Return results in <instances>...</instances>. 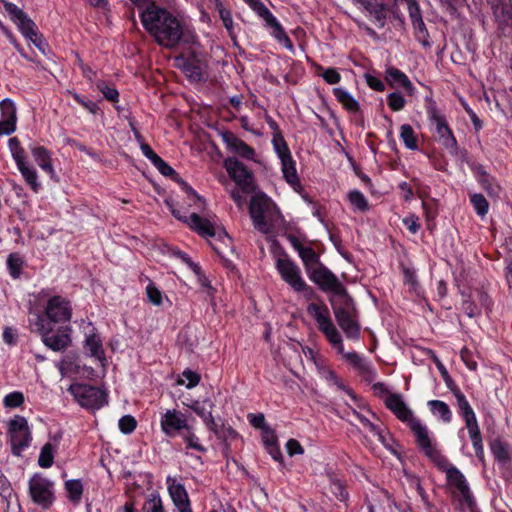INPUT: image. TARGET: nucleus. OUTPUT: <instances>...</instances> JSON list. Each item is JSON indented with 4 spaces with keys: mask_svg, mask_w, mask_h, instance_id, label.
<instances>
[{
    "mask_svg": "<svg viewBox=\"0 0 512 512\" xmlns=\"http://www.w3.org/2000/svg\"><path fill=\"white\" fill-rule=\"evenodd\" d=\"M1 119H7L17 122V110L15 103L10 98H5L0 102Z\"/></svg>",
    "mask_w": 512,
    "mask_h": 512,
    "instance_id": "864d4df0",
    "label": "nucleus"
},
{
    "mask_svg": "<svg viewBox=\"0 0 512 512\" xmlns=\"http://www.w3.org/2000/svg\"><path fill=\"white\" fill-rule=\"evenodd\" d=\"M490 448L492 455L499 464L506 465L510 462L512 455L506 443L501 440H494L490 444Z\"/></svg>",
    "mask_w": 512,
    "mask_h": 512,
    "instance_id": "58836bf2",
    "label": "nucleus"
},
{
    "mask_svg": "<svg viewBox=\"0 0 512 512\" xmlns=\"http://www.w3.org/2000/svg\"><path fill=\"white\" fill-rule=\"evenodd\" d=\"M470 204L473 206L476 214L484 217L489 211V202L481 193H473L469 195Z\"/></svg>",
    "mask_w": 512,
    "mask_h": 512,
    "instance_id": "49530a36",
    "label": "nucleus"
},
{
    "mask_svg": "<svg viewBox=\"0 0 512 512\" xmlns=\"http://www.w3.org/2000/svg\"><path fill=\"white\" fill-rule=\"evenodd\" d=\"M146 294L149 302H151L155 306H160L162 304L163 295L160 289L156 287L155 283L150 282L146 287Z\"/></svg>",
    "mask_w": 512,
    "mask_h": 512,
    "instance_id": "680f3d73",
    "label": "nucleus"
},
{
    "mask_svg": "<svg viewBox=\"0 0 512 512\" xmlns=\"http://www.w3.org/2000/svg\"><path fill=\"white\" fill-rule=\"evenodd\" d=\"M188 226L203 238L215 237V224L197 213L188 215Z\"/></svg>",
    "mask_w": 512,
    "mask_h": 512,
    "instance_id": "393cba45",
    "label": "nucleus"
},
{
    "mask_svg": "<svg viewBox=\"0 0 512 512\" xmlns=\"http://www.w3.org/2000/svg\"><path fill=\"white\" fill-rule=\"evenodd\" d=\"M7 440L11 448V453L16 457H21L32 443V428L26 418H11L7 423Z\"/></svg>",
    "mask_w": 512,
    "mask_h": 512,
    "instance_id": "39448f33",
    "label": "nucleus"
},
{
    "mask_svg": "<svg viewBox=\"0 0 512 512\" xmlns=\"http://www.w3.org/2000/svg\"><path fill=\"white\" fill-rule=\"evenodd\" d=\"M8 147L11 152L12 158L15 161L16 167H20L29 163L27 161L26 151L22 147L21 142L17 137H11L8 140Z\"/></svg>",
    "mask_w": 512,
    "mask_h": 512,
    "instance_id": "ea45409f",
    "label": "nucleus"
},
{
    "mask_svg": "<svg viewBox=\"0 0 512 512\" xmlns=\"http://www.w3.org/2000/svg\"><path fill=\"white\" fill-rule=\"evenodd\" d=\"M409 17L414 30L415 39L422 44L424 48H430L431 42L429 40L430 35L428 29L423 21L421 8L414 9L409 12Z\"/></svg>",
    "mask_w": 512,
    "mask_h": 512,
    "instance_id": "b1692460",
    "label": "nucleus"
},
{
    "mask_svg": "<svg viewBox=\"0 0 512 512\" xmlns=\"http://www.w3.org/2000/svg\"><path fill=\"white\" fill-rule=\"evenodd\" d=\"M153 166L165 177H169L173 180L178 174L166 161L159 157Z\"/></svg>",
    "mask_w": 512,
    "mask_h": 512,
    "instance_id": "e2e57ef3",
    "label": "nucleus"
},
{
    "mask_svg": "<svg viewBox=\"0 0 512 512\" xmlns=\"http://www.w3.org/2000/svg\"><path fill=\"white\" fill-rule=\"evenodd\" d=\"M176 62L189 81L201 82L204 80L202 63L195 52L176 57Z\"/></svg>",
    "mask_w": 512,
    "mask_h": 512,
    "instance_id": "f3484780",
    "label": "nucleus"
},
{
    "mask_svg": "<svg viewBox=\"0 0 512 512\" xmlns=\"http://www.w3.org/2000/svg\"><path fill=\"white\" fill-rule=\"evenodd\" d=\"M31 331L41 336L43 344L52 351L59 352L66 350L72 343V329L68 325L55 328V325L48 324L40 317L29 319Z\"/></svg>",
    "mask_w": 512,
    "mask_h": 512,
    "instance_id": "7ed1b4c3",
    "label": "nucleus"
},
{
    "mask_svg": "<svg viewBox=\"0 0 512 512\" xmlns=\"http://www.w3.org/2000/svg\"><path fill=\"white\" fill-rule=\"evenodd\" d=\"M339 327L343 330L345 336L350 340H359L361 326L358 321V312L345 314L343 312L335 316Z\"/></svg>",
    "mask_w": 512,
    "mask_h": 512,
    "instance_id": "aec40b11",
    "label": "nucleus"
},
{
    "mask_svg": "<svg viewBox=\"0 0 512 512\" xmlns=\"http://www.w3.org/2000/svg\"><path fill=\"white\" fill-rule=\"evenodd\" d=\"M298 255L303 262L306 274L322 263L319 254L311 246H304Z\"/></svg>",
    "mask_w": 512,
    "mask_h": 512,
    "instance_id": "4c0bfd02",
    "label": "nucleus"
},
{
    "mask_svg": "<svg viewBox=\"0 0 512 512\" xmlns=\"http://www.w3.org/2000/svg\"><path fill=\"white\" fill-rule=\"evenodd\" d=\"M221 136L229 151L248 160H252L254 158V149L242 139L238 138L233 132L226 130L221 134Z\"/></svg>",
    "mask_w": 512,
    "mask_h": 512,
    "instance_id": "6ab92c4d",
    "label": "nucleus"
},
{
    "mask_svg": "<svg viewBox=\"0 0 512 512\" xmlns=\"http://www.w3.org/2000/svg\"><path fill=\"white\" fill-rule=\"evenodd\" d=\"M426 114L429 122L435 126V132L451 129L445 115L440 113L436 103L432 101V99H430L429 103L426 104Z\"/></svg>",
    "mask_w": 512,
    "mask_h": 512,
    "instance_id": "7c9ffc66",
    "label": "nucleus"
},
{
    "mask_svg": "<svg viewBox=\"0 0 512 512\" xmlns=\"http://www.w3.org/2000/svg\"><path fill=\"white\" fill-rule=\"evenodd\" d=\"M4 8L24 37L31 38L36 36L38 31L37 25L21 8L11 2H6Z\"/></svg>",
    "mask_w": 512,
    "mask_h": 512,
    "instance_id": "dca6fc26",
    "label": "nucleus"
},
{
    "mask_svg": "<svg viewBox=\"0 0 512 512\" xmlns=\"http://www.w3.org/2000/svg\"><path fill=\"white\" fill-rule=\"evenodd\" d=\"M161 427L165 434L170 437L181 435L188 444V447L203 451L199 439L190 431L186 418H162Z\"/></svg>",
    "mask_w": 512,
    "mask_h": 512,
    "instance_id": "ddd939ff",
    "label": "nucleus"
},
{
    "mask_svg": "<svg viewBox=\"0 0 512 512\" xmlns=\"http://www.w3.org/2000/svg\"><path fill=\"white\" fill-rule=\"evenodd\" d=\"M468 166L473 173V176L480 187L487 193L488 197L492 199L500 198L502 193V186L498 179L490 174L484 165L478 162H468Z\"/></svg>",
    "mask_w": 512,
    "mask_h": 512,
    "instance_id": "4468645a",
    "label": "nucleus"
},
{
    "mask_svg": "<svg viewBox=\"0 0 512 512\" xmlns=\"http://www.w3.org/2000/svg\"><path fill=\"white\" fill-rule=\"evenodd\" d=\"M387 104L392 111H401L406 105V99L400 92L395 91L387 96Z\"/></svg>",
    "mask_w": 512,
    "mask_h": 512,
    "instance_id": "4d7b16f0",
    "label": "nucleus"
},
{
    "mask_svg": "<svg viewBox=\"0 0 512 512\" xmlns=\"http://www.w3.org/2000/svg\"><path fill=\"white\" fill-rule=\"evenodd\" d=\"M281 169L283 177L285 178L288 184L294 186L300 183L296 170V162L293 159L292 155L289 156L288 158L281 159Z\"/></svg>",
    "mask_w": 512,
    "mask_h": 512,
    "instance_id": "c9c22d12",
    "label": "nucleus"
},
{
    "mask_svg": "<svg viewBox=\"0 0 512 512\" xmlns=\"http://www.w3.org/2000/svg\"><path fill=\"white\" fill-rule=\"evenodd\" d=\"M333 95L336 100L341 104L342 108L346 110L350 114H359L360 113V104L353 97V95L348 92L343 87L333 88Z\"/></svg>",
    "mask_w": 512,
    "mask_h": 512,
    "instance_id": "bb28decb",
    "label": "nucleus"
},
{
    "mask_svg": "<svg viewBox=\"0 0 512 512\" xmlns=\"http://www.w3.org/2000/svg\"><path fill=\"white\" fill-rule=\"evenodd\" d=\"M66 497L74 506L80 505L84 493V484L81 479H69L64 482Z\"/></svg>",
    "mask_w": 512,
    "mask_h": 512,
    "instance_id": "cd10ccee",
    "label": "nucleus"
},
{
    "mask_svg": "<svg viewBox=\"0 0 512 512\" xmlns=\"http://www.w3.org/2000/svg\"><path fill=\"white\" fill-rule=\"evenodd\" d=\"M348 200L351 205L360 212L369 210V202L364 194L359 190H352L348 194Z\"/></svg>",
    "mask_w": 512,
    "mask_h": 512,
    "instance_id": "09e8293b",
    "label": "nucleus"
},
{
    "mask_svg": "<svg viewBox=\"0 0 512 512\" xmlns=\"http://www.w3.org/2000/svg\"><path fill=\"white\" fill-rule=\"evenodd\" d=\"M172 181L177 183L188 196L193 197L197 201H202V197L179 174Z\"/></svg>",
    "mask_w": 512,
    "mask_h": 512,
    "instance_id": "774afa93",
    "label": "nucleus"
},
{
    "mask_svg": "<svg viewBox=\"0 0 512 512\" xmlns=\"http://www.w3.org/2000/svg\"><path fill=\"white\" fill-rule=\"evenodd\" d=\"M344 359L357 371H361V369L364 368V366L370 362L367 360L363 355H360L359 353L353 351V352H347L344 355Z\"/></svg>",
    "mask_w": 512,
    "mask_h": 512,
    "instance_id": "6e6d98bb",
    "label": "nucleus"
},
{
    "mask_svg": "<svg viewBox=\"0 0 512 512\" xmlns=\"http://www.w3.org/2000/svg\"><path fill=\"white\" fill-rule=\"evenodd\" d=\"M385 74V79L391 88L399 86L402 87L408 95L412 96L414 94L415 87L403 71L395 67H388Z\"/></svg>",
    "mask_w": 512,
    "mask_h": 512,
    "instance_id": "5701e85b",
    "label": "nucleus"
},
{
    "mask_svg": "<svg viewBox=\"0 0 512 512\" xmlns=\"http://www.w3.org/2000/svg\"><path fill=\"white\" fill-rule=\"evenodd\" d=\"M57 450V440L55 443L47 442L40 451L38 464L42 468H50L54 462L55 452Z\"/></svg>",
    "mask_w": 512,
    "mask_h": 512,
    "instance_id": "79ce46f5",
    "label": "nucleus"
},
{
    "mask_svg": "<svg viewBox=\"0 0 512 512\" xmlns=\"http://www.w3.org/2000/svg\"><path fill=\"white\" fill-rule=\"evenodd\" d=\"M275 212L279 213L276 204L264 193L254 195L250 200L249 214L254 227L267 233L270 231V223L267 217L272 216Z\"/></svg>",
    "mask_w": 512,
    "mask_h": 512,
    "instance_id": "423d86ee",
    "label": "nucleus"
},
{
    "mask_svg": "<svg viewBox=\"0 0 512 512\" xmlns=\"http://www.w3.org/2000/svg\"><path fill=\"white\" fill-rule=\"evenodd\" d=\"M307 313L315 319L319 331L324 334L332 346L339 344V341L342 340V336L332 322L330 312L326 304L312 302L307 306Z\"/></svg>",
    "mask_w": 512,
    "mask_h": 512,
    "instance_id": "9d476101",
    "label": "nucleus"
},
{
    "mask_svg": "<svg viewBox=\"0 0 512 512\" xmlns=\"http://www.w3.org/2000/svg\"><path fill=\"white\" fill-rule=\"evenodd\" d=\"M315 70L328 84L333 85L341 81V75L336 68L330 67L324 70L320 64H315Z\"/></svg>",
    "mask_w": 512,
    "mask_h": 512,
    "instance_id": "8fccbe9b",
    "label": "nucleus"
},
{
    "mask_svg": "<svg viewBox=\"0 0 512 512\" xmlns=\"http://www.w3.org/2000/svg\"><path fill=\"white\" fill-rule=\"evenodd\" d=\"M251 425L261 431L262 441L266 446L277 443L275 431L266 423L265 418H251Z\"/></svg>",
    "mask_w": 512,
    "mask_h": 512,
    "instance_id": "72a5a7b5",
    "label": "nucleus"
},
{
    "mask_svg": "<svg viewBox=\"0 0 512 512\" xmlns=\"http://www.w3.org/2000/svg\"><path fill=\"white\" fill-rule=\"evenodd\" d=\"M28 148L34 158V161L37 165L49 175L50 179L58 183L60 181L59 176L57 175L53 163H52V151L47 149L45 146L40 145L35 141H31L28 144Z\"/></svg>",
    "mask_w": 512,
    "mask_h": 512,
    "instance_id": "2eb2a0df",
    "label": "nucleus"
},
{
    "mask_svg": "<svg viewBox=\"0 0 512 512\" xmlns=\"http://www.w3.org/2000/svg\"><path fill=\"white\" fill-rule=\"evenodd\" d=\"M430 412L435 416H450L451 411L449 406L440 400L428 401Z\"/></svg>",
    "mask_w": 512,
    "mask_h": 512,
    "instance_id": "bf43d9fd",
    "label": "nucleus"
},
{
    "mask_svg": "<svg viewBox=\"0 0 512 512\" xmlns=\"http://www.w3.org/2000/svg\"><path fill=\"white\" fill-rule=\"evenodd\" d=\"M272 145L280 160L291 156V151L282 133H273Z\"/></svg>",
    "mask_w": 512,
    "mask_h": 512,
    "instance_id": "a18cd8bd",
    "label": "nucleus"
},
{
    "mask_svg": "<svg viewBox=\"0 0 512 512\" xmlns=\"http://www.w3.org/2000/svg\"><path fill=\"white\" fill-rule=\"evenodd\" d=\"M454 396L456 398L457 406L461 416H475L474 411L471 408L468 400L460 390H457L454 393Z\"/></svg>",
    "mask_w": 512,
    "mask_h": 512,
    "instance_id": "13d9d810",
    "label": "nucleus"
},
{
    "mask_svg": "<svg viewBox=\"0 0 512 512\" xmlns=\"http://www.w3.org/2000/svg\"><path fill=\"white\" fill-rule=\"evenodd\" d=\"M84 348L89 352V356L98 360L103 366L106 363L103 343L97 329L92 326L89 333L85 335Z\"/></svg>",
    "mask_w": 512,
    "mask_h": 512,
    "instance_id": "412c9836",
    "label": "nucleus"
},
{
    "mask_svg": "<svg viewBox=\"0 0 512 512\" xmlns=\"http://www.w3.org/2000/svg\"><path fill=\"white\" fill-rule=\"evenodd\" d=\"M96 88L102 93L103 97L113 104L114 108L119 111L120 107L117 106L120 94L114 85H110L106 80L100 79L96 82Z\"/></svg>",
    "mask_w": 512,
    "mask_h": 512,
    "instance_id": "e433bc0d",
    "label": "nucleus"
},
{
    "mask_svg": "<svg viewBox=\"0 0 512 512\" xmlns=\"http://www.w3.org/2000/svg\"><path fill=\"white\" fill-rule=\"evenodd\" d=\"M377 439L392 453L396 454L395 446L397 445L391 434L386 431L385 427L376 435Z\"/></svg>",
    "mask_w": 512,
    "mask_h": 512,
    "instance_id": "338daca9",
    "label": "nucleus"
},
{
    "mask_svg": "<svg viewBox=\"0 0 512 512\" xmlns=\"http://www.w3.org/2000/svg\"><path fill=\"white\" fill-rule=\"evenodd\" d=\"M142 512H165L161 497L158 493H151L145 500Z\"/></svg>",
    "mask_w": 512,
    "mask_h": 512,
    "instance_id": "3c124183",
    "label": "nucleus"
},
{
    "mask_svg": "<svg viewBox=\"0 0 512 512\" xmlns=\"http://www.w3.org/2000/svg\"><path fill=\"white\" fill-rule=\"evenodd\" d=\"M307 276L323 292L333 294H343L345 292V286L323 263H319L318 266L307 273Z\"/></svg>",
    "mask_w": 512,
    "mask_h": 512,
    "instance_id": "f8f14e48",
    "label": "nucleus"
},
{
    "mask_svg": "<svg viewBox=\"0 0 512 512\" xmlns=\"http://www.w3.org/2000/svg\"><path fill=\"white\" fill-rule=\"evenodd\" d=\"M466 428L475 450V455L479 460L484 459V448L481 432L476 418H466Z\"/></svg>",
    "mask_w": 512,
    "mask_h": 512,
    "instance_id": "a878e982",
    "label": "nucleus"
},
{
    "mask_svg": "<svg viewBox=\"0 0 512 512\" xmlns=\"http://www.w3.org/2000/svg\"><path fill=\"white\" fill-rule=\"evenodd\" d=\"M461 295L463 297L462 309H463L464 313L469 318H474V317L479 316L481 314V310L478 308L475 301L471 298V295L464 291H461Z\"/></svg>",
    "mask_w": 512,
    "mask_h": 512,
    "instance_id": "603ef678",
    "label": "nucleus"
},
{
    "mask_svg": "<svg viewBox=\"0 0 512 512\" xmlns=\"http://www.w3.org/2000/svg\"><path fill=\"white\" fill-rule=\"evenodd\" d=\"M435 133L438 136V142L449 152V154L457 156L459 153V145L452 129H447V131H437Z\"/></svg>",
    "mask_w": 512,
    "mask_h": 512,
    "instance_id": "f704fd0d",
    "label": "nucleus"
},
{
    "mask_svg": "<svg viewBox=\"0 0 512 512\" xmlns=\"http://www.w3.org/2000/svg\"><path fill=\"white\" fill-rule=\"evenodd\" d=\"M26 185L34 192L39 193L42 190V184L38 180V172L36 168L27 163L23 166L17 167Z\"/></svg>",
    "mask_w": 512,
    "mask_h": 512,
    "instance_id": "2f4dec72",
    "label": "nucleus"
},
{
    "mask_svg": "<svg viewBox=\"0 0 512 512\" xmlns=\"http://www.w3.org/2000/svg\"><path fill=\"white\" fill-rule=\"evenodd\" d=\"M28 492L34 504L43 509L55 502V484L41 473L33 474L28 481Z\"/></svg>",
    "mask_w": 512,
    "mask_h": 512,
    "instance_id": "0eeeda50",
    "label": "nucleus"
},
{
    "mask_svg": "<svg viewBox=\"0 0 512 512\" xmlns=\"http://www.w3.org/2000/svg\"><path fill=\"white\" fill-rule=\"evenodd\" d=\"M182 384L184 381H187L186 387L191 389L195 386H197L201 380V376L199 373L187 368L182 372Z\"/></svg>",
    "mask_w": 512,
    "mask_h": 512,
    "instance_id": "0e129e2a",
    "label": "nucleus"
},
{
    "mask_svg": "<svg viewBox=\"0 0 512 512\" xmlns=\"http://www.w3.org/2000/svg\"><path fill=\"white\" fill-rule=\"evenodd\" d=\"M384 404L395 416H413V412L405 404L402 395L399 393H392L385 397Z\"/></svg>",
    "mask_w": 512,
    "mask_h": 512,
    "instance_id": "c85d7f7f",
    "label": "nucleus"
},
{
    "mask_svg": "<svg viewBox=\"0 0 512 512\" xmlns=\"http://www.w3.org/2000/svg\"><path fill=\"white\" fill-rule=\"evenodd\" d=\"M314 363L321 379L325 380L329 385L336 386L339 390L346 392L348 395H352V390L343 383L336 372L326 364L325 360L318 359L315 360Z\"/></svg>",
    "mask_w": 512,
    "mask_h": 512,
    "instance_id": "4be33fe9",
    "label": "nucleus"
},
{
    "mask_svg": "<svg viewBox=\"0 0 512 512\" xmlns=\"http://www.w3.org/2000/svg\"><path fill=\"white\" fill-rule=\"evenodd\" d=\"M167 489L177 512H193L188 493L183 484L168 476L166 478Z\"/></svg>",
    "mask_w": 512,
    "mask_h": 512,
    "instance_id": "a211bd4d",
    "label": "nucleus"
},
{
    "mask_svg": "<svg viewBox=\"0 0 512 512\" xmlns=\"http://www.w3.org/2000/svg\"><path fill=\"white\" fill-rule=\"evenodd\" d=\"M276 268L283 279L295 292L302 293L306 301L320 300L315 289L302 277L299 266L289 258H279Z\"/></svg>",
    "mask_w": 512,
    "mask_h": 512,
    "instance_id": "20e7f679",
    "label": "nucleus"
},
{
    "mask_svg": "<svg viewBox=\"0 0 512 512\" xmlns=\"http://www.w3.org/2000/svg\"><path fill=\"white\" fill-rule=\"evenodd\" d=\"M400 139L407 149L412 151L418 150V137L410 124H402L400 126Z\"/></svg>",
    "mask_w": 512,
    "mask_h": 512,
    "instance_id": "a19ab883",
    "label": "nucleus"
},
{
    "mask_svg": "<svg viewBox=\"0 0 512 512\" xmlns=\"http://www.w3.org/2000/svg\"><path fill=\"white\" fill-rule=\"evenodd\" d=\"M432 360L433 362L435 363L443 381L445 382V384L447 385V387L451 388L452 385H454V381L452 379V377L450 376L447 368L445 367V365L442 363V361L435 355L433 354V357H432Z\"/></svg>",
    "mask_w": 512,
    "mask_h": 512,
    "instance_id": "69168bd1",
    "label": "nucleus"
},
{
    "mask_svg": "<svg viewBox=\"0 0 512 512\" xmlns=\"http://www.w3.org/2000/svg\"><path fill=\"white\" fill-rule=\"evenodd\" d=\"M423 213L427 224V229L432 230L435 226V219L438 215L437 202L435 199L422 202Z\"/></svg>",
    "mask_w": 512,
    "mask_h": 512,
    "instance_id": "c03bdc74",
    "label": "nucleus"
},
{
    "mask_svg": "<svg viewBox=\"0 0 512 512\" xmlns=\"http://www.w3.org/2000/svg\"><path fill=\"white\" fill-rule=\"evenodd\" d=\"M271 34L280 44H283L286 49L290 51L294 50V45L281 23L272 29Z\"/></svg>",
    "mask_w": 512,
    "mask_h": 512,
    "instance_id": "5fc2aeb1",
    "label": "nucleus"
},
{
    "mask_svg": "<svg viewBox=\"0 0 512 512\" xmlns=\"http://www.w3.org/2000/svg\"><path fill=\"white\" fill-rule=\"evenodd\" d=\"M402 419L408 422V426L412 430L421 452L440 470L446 473L447 484L453 493L468 506H472L474 498L465 476L459 469L451 465L448 459L441 453L427 426L422 424L417 418Z\"/></svg>",
    "mask_w": 512,
    "mask_h": 512,
    "instance_id": "f257e3e1",
    "label": "nucleus"
},
{
    "mask_svg": "<svg viewBox=\"0 0 512 512\" xmlns=\"http://www.w3.org/2000/svg\"><path fill=\"white\" fill-rule=\"evenodd\" d=\"M67 92L69 95H71V97L74 99V101L77 104L82 106L84 109H86L92 115H98L101 113V109L97 103L88 100L85 96L80 95L77 92L70 91V90H68Z\"/></svg>",
    "mask_w": 512,
    "mask_h": 512,
    "instance_id": "de8ad7c7",
    "label": "nucleus"
},
{
    "mask_svg": "<svg viewBox=\"0 0 512 512\" xmlns=\"http://www.w3.org/2000/svg\"><path fill=\"white\" fill-rule=\"evenodd\" d=\"M68 390L79 405L88 411L98 410L107 403V394L99 387L84 383H73Z\"/></svg>",
    "mask_w": 512,
    "mask_h": 512,
    "instance_id": "6e6552de",
    "label": "nucleus"
},
{
    "mask_svg": "<svg viewBox=\"0 0 512 512\" xmlns=\"http://www.w3.org/2000/svg\"><path fill=\"white\" fill-rule=\"evenodd\" d=\"M35 317H40L51 325H67L72 318L71 302L61 295H54L48 299L44 313H37Z\"/></svg>",
    "mask_w": 512,
    "mask_h": 512,
    "instance_id": "1a4fd4ad",
    "label": "nucleus"
},
{
    "mask_svg": "<svg viewBox=\"0 0 512 512\" xmlns=\"http://www.w3.org/2000/svg\"><path fill=\"white\" fill-rule=\"evenodd\" d=\"M6 264L10 276L13 279H18L21 276L25 261L19 253L14 252L8 255Z\"/></svg>",
    "mask_w": 512,
    "mask_h": 512,
    "instance_id": "37998d69",
    "label": "nucleus"
},
{
    "mask_svg": "<svg viewBox=\"0 0 512 512\" xmlns=\"http://www.w3.org/2000/svg\"><path fill=\"white\" fill-rule=\"evenodd\" d=\"M3 403L8 408L20 407L24 403V395L19 391L11 392L4 397Z\"/></svg>",
    "mask_w": 512,
    "mask_h": 512,
    "instance_id": "052dcab7",
    "label": "nucleus"
},
{
    "mask_svg": "<svg viewBox=\"0 0 512 512\" xmlns=\"http://www.w3.org/2000/svg\"><path fill=\"white\" fill-rule=\"evenodd\" d=\"M223 166L242 193L254 192L253 173L241 161L236 157H228L224 160Z\"/></svg>",
    "mask_w": 512,
    "mask_h": 512,
    "instance_id": "9b49d317",
    "label": "nucleus"
},
{
    "mask_svg": "<svg viewBox=\"0 0 512 512\" xmlns=\"http://www.w3.org/2000/svg\"><path fill=\"white\" fill-rule=\"evenodd\" d=\"M363 8L373 16L377 26L383 28L386 24L388 6L385 3H373L372 1L366 2Z\"/></svg>",
    "mask_w": 512,
    "mask_h": 512,
    "instance_id": "473e14b6",
    "label": "nucleus"
},
{
    "mask_svg": "<svg viewBox=\"0 0 512 512\" xmlns=\"http://www.w3.org/2000/svg\"><path fill=\"white\" fill-rule=\"evenodd\" d=\"M338 297V300L330 299V303L333 308L334 315L343 312L345 314H351L358 312L353 298L348 294L347 289L345 288V292L343 294H334Z\"/></svg>",
    "mask_w": 512,
    "mask_h": 512,
    "instance_id": "c756f323",
    "label": "nucleus"
},
{
    "mask_svg": "<svg viewBox=\"0 0 512 512\" xmlns=\"http://www.w3.org/2000/svg\"><path fill=\"white\" fill-rule=\"evenodd\" d=\"M139 18L143 28L158 45L168 49L179 45L183 26L174 13L157 3H149L140 11Z\"/></svg>",
    "mask_w": 512,
    "mask_h": 512,
    "instance_id": "f03ea898",
    "label": "nucleus"
}]
</instances>
